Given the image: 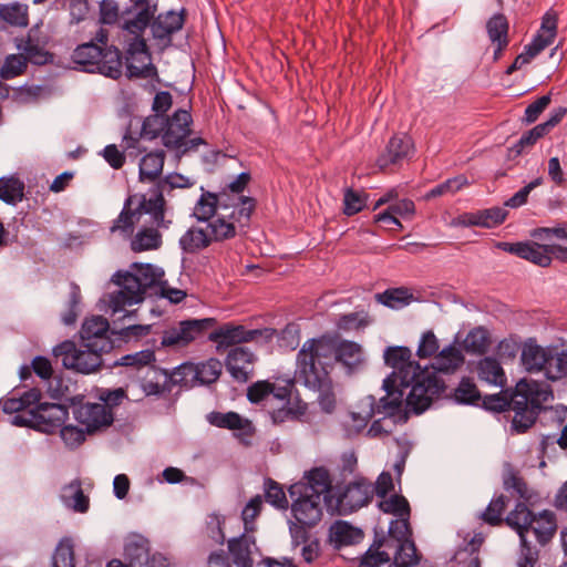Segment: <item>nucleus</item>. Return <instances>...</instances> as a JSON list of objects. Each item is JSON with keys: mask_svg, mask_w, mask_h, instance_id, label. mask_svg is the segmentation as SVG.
<instances>
[{"mask_svg": "<svg viewBox=\"0 0 567 567\" xmlns=\"http://www.w3.org/2000/svg\"><path fill=\"white\" fill-rule=\"evenodd\" d=\"M491 344L488 331L483 327L472 329L463 341L464 350L473 354H484Z\"/></svg>", "mask_w": 567, "mask_h": 567, "instance_id": "nucleus-43", "label": "nucleus"}, {"mask_svg": "<svg viewBox=\"0 0 567 567\" xmlns=\"http://www.w3.org/2000/svg\"><path fill=\"white\" fill-rule=\"evenodd\" d=\"M464 363V355L460 348L454 344L442 349L431 364L429 372L435 373L439 380H442L437 373H453Z\"/></svg>", "mask_w": 567, "mask_h": 567, "instance_id": "nucleus-29", "label": "nucleus"}, {"mask_svg": "<svg viewBox=\"0 0 567 567\" xmlns=\"http://www.w3.org/2000/svg\"><path fill=\"white\" fill-rule=\"evenodd\" d=\"M74 417L85 426L86 433H92L102 426H109L114 421V413L99 403H85L74 409Z\"/></svg>", "mask_w": 567, "mask_h": 567, "instance_id": "nucleus-23", "label": "nucleus"}, {"mask_svg": "<svg viewBox=\"0 0 567 567\" xmlns=\"http://www.w3.org/2000/svg\"><path fill=\"white\" fill-rule=\"evenodd\" d=\"M256 548V539L252 533L245 532L239 537L228 540V550L233 563L238 567H252V549Z\"/></svg>", "mask_w": 567, "mask_h": 567, "instance_id": "nucleus-28", "label": "nucleus"}, {"mask_svg": "<svg viewBox=\"0 0 567 567\" xmlns=\"http://www.w3.org/2000/svg\"><path fill=\"white\" fill-rule=\"evenodd\" d=\"M53 353L55 357H62V364L66 369L90 374L100 369L102 354L105 352L93 347H85V343L76 346L75 342L65 340L54 347Z\"/></svg>", "mask_w": 567, "mask_h": 567, "instance_id": "nucleus-9", "label": "nucleus"}, {"mask_svg": "<svg viewBox=\"0 0 567 567\" xmlns=\"http://www.w3.org/2000/svg\"><path fill=\"white\" fill-rule=\"evenodd\" d=\"M153 18L154 14H151L144 24L132 27L131 22L135 20V13H130V16L123 13L121 29L125 32L124 49L128 78L153 79L157 76V69L151 62V53L144 39V32Z\"/></svg>", "mask_w": 567, "mask_h": 567, "instance_id": "nucleus-5", "label": "nucleus"}, {"mask_svg": "<svg viewBox=\"0 0 567 567\" xmlns=\"http://www.w3.org/2000/svg\"><path fill=\"white\" fill-rule=\"evenodd\" d=\"M60 498L62 503L76 513H85L90 506V499L82 489V483L79 478L64 485Z\"/></svg>", "mask_w": 567, "mask_h": 567, "instance_id": "nucleus-34", "label": "nucleus"}, {"mask_svg": "<svg viewBox=\"0 0 567 567\" xmlns=\"http://www.w3.org/2000/svg\"><path fill=\"white\" fill-rule=\"evenodd\" d=\"M454 401L458 404H468V405H481V392L478 391L476 384L470 378H462L458 385L454 390L453 394Z\"/></svg>", "mask_w": 567, "mask_h": 567, "instance_id": "nucleus-45", "label": "nucleus"}, {"mask_svg": "<svg viewBox=\"0 0 567 567\" xmlns=\"http://www.w3.org/2000/svg\"><path fill=\"white\" fill-rule=\"evenodd\" d=\"M41 396L42 393L38 388H31L21 395H11L2 399L0 401V405L6 414H13L22 411H25L24 414H27L32 406L40 402Z\"/></svg>", "mask_w": 567, "mask_h": 567, "instance_id": "nucleus-32", "label": "nucleus"}, {"mask_svg": "<svg viewBox=\"0 0 567 567\" xmlns=\"http://www.w3.org/2000/svg\"><path fill=\"white\" fill-rule=\"evenodd\" d=\"M420 556L417 555L416 546L412 539H403L396 545L393 555L394 567H411L419 563Z\"/></svg>", "mask_w": 567, "mask_h": 567, "instance_id": "nucleus-47", "label": "nucleus"}, {"mask_svg": "<svg viewBox=\"0 0 567 567\" xmlns=\"http://www.w3.org/2000/svg\"><path fill=\"white\" fill-rule=\"evenodd\" d=\"M24 196V184L18 177L0 178V200L8 205H16Z\"/></svg>", "mask_w": 567, "mask_h": 567, "instance_id": "nucleus-42", "label": "nucleus"}, {"mask_svg": "<svg viewBox=\"0 0 567 567\" xmlns=\"http://www.w3.org/2000/svg\"><path fill=\"white\" fill-rule=\"evenodd\" d=\"M80 334L82 343H85V347H93L107 353L114 348V341L111 334H115V332L110 330L107 319L102 316L86 318L82 324Z\"/></svg>", "mask_w": 567, "mask_h": 567, "instance_id": "nucleus-16", "label": "nucleus"}, {"mask_svg": "<svg viewBox=\"0 0 567 567\" xmlns=\"http://www.w3.org/2000/svg\"><path fill=\"white\" fill-rule=\"evenodd\" d=\"M256 360V354L248 348L235 347L229 350L225 365L235 381L245 383L254 375Z\"/></svg>", "mask_w": 567, "mask_h": 567, "instance_id": "nucleus-21", "label": "nucleus"}, {"mask_svg": "<svg viewBox=\"0 0 567 567\" xmlns=\"http://www.w3.org/2000/svg\"><path fill=\"white\" fill-rule=\"evenodd\" d=\"M216 322L214 318L181 320L162 332L161 344L164 348H186L192 342L204 338Z\"/></svg>", "mask_w": 567, "mask_h": 567, "instance_id": "nucleus-11", "label": "nucleus"}, {"mask_svg": "<svg viewBox=\"0 0 567 567\" xmlns=\"http://www.w3.org/2000/svg\"><path fill=\"white\" fill-rule=\"evenodd\" d=\"M179 370L194 372L195 378L204 384L215 382L221 372V363L217 359H209L206 362L198 363L195 368L193 365H182Z\"/></svg>", "mask_w": 567, "mask_h": 567, "instance_id": "nucleus-41", "label": "nucleus"}, {"mask_svg": "<svg viewBox=\"0 0 567 567\" xmlns=\"http://www.w3.org/2000/svg\"><path fill=\"white\" fill-rule=\"evenodd\" d=\"M207 229L190 227L179 238V247L186 254H196L212 244Z\"/></svg>", "mask_w": 567, "mask_h": 567, "instance_id": "nucleus-38", "label": "nucleus"}, {"mask_svg": "<svg viewBox=\"0 0 567 567\" xmlns=\"http://www.w3.org/2000/svg\"><path fill=\"white\" fill-rule=\"evenodd\" d=\"M166 116L162 114H152L144 118L141 127V136L154 140L158 136L163 138L165 132Z\"/></svg>", "mask_w": 567, "mask_h": 567, "instance_id": "nucleus-58", "label": "nucleus"}, {"mask_svg": "<svg viewBox=\"0 0 567 567\" xmlns=\"http://www.w3.org/2000/svg\"><path fill=\"white\" fill-rule=\"evenodd\" d=\"M546 420L550 422L559 433L543 435L540 447L543 452L549 446L558 444L561 450H567V410H549L546 412Z\"/></svg>", "mask_w": 567, "mask_h": 567, "instance_id": "nucleus-26", "label": "nucleus"}, {"mask_svg": "<svg viewBox=\"0 0 567 567\" xmlns=\"http://www.w3.org/2000/svg\"><path fill=\"white\" fill-rule=\"evenodd\" d=\"M0 17L11 25L24 28L29 24V8L19 2L3 4L0 7Z\"/></svg>", "mask_w": 567, "mask_h": 567, "instance_id": "nucleus-44", "label": "nucleus"}, {"mask_svg": "<svg viewBox=\"0 0 567 567\" xmlns=\"http://www.w3.org/2000/svg\"><path fill=\"white\" fill-rule=\"evenodd\" d=\"M508 212L495 206L486 209H478L480 227L495 228L502 225L507 218Z\"/></svg>", "mask_w": 567, "mask_h": 567, "instance_id": "nucleus-62", "label": "nucleus"}, {"mask_svg": "<svg viewBox=\"0 0 567 567\" xmlns=\"http://www.w3.org/2000/svg\"><path fill=\"white\" fill-rule=\"evenodd\" d=\"M291 498V514L293 518L303 525L316 526L322 518V497L319 493L310 494L302 485L289 487Z\"/></svg>", "mask_w": 567, "mask_h": 567, "instance_id": "nucleus-12", "label": "nucleus"}, {"mask_svg": "<svg viewBox=\"0 0 567 567\" xmlns=\"http://www.w3.org/2000/svg\"><path fill=\"white\" fill-rule=\"evenodd\" d=\"M476 372L481 381L504 388L506 385V374L501 362L493 357H485L477 362Z\"/></svg>", "mask_w": 567, "mask_h": 567, "instance_id": "nucleus-36", "label": "nucleus"}, {"mask_svg": "<svg viewBox=\"0 0 567 567\" xmlns=\"http://www.w3.org/2000/svg\"><path fill=\"white\" fill-rule=\"evenodd\" d=\"M52 567H75L74 546L70 538L60 540L52 556Z\"/></svg>", "mask_w": 567, "mask_h": 567, "instance_id": "nucleus-57", "label": "nucleus"}, {"mask_svg": "<svg viewBox=\"0 0 567 567\" xmlns=\"http://www.w3.org/2000/svg\"><path fill=\"white\" fill-rule=\"evenodd\" d=\"M468 179L465 175L461 174L444 181L443 183L431 188L425 195L424 198L430 200L432 198L445 196V195H454L460 192L463 187L467 186Z\"/></svg>", "mask_w": 567, "mask_h": 567, "instance_id": "nucleus-49", "label": "nucleus"}, {"mask_svg": "<svg viewBox=\"0 0 567 567\" xmlns=\"http://www.w3.org/2000/svg\"><path fill=\"white\" fill-rule=\"evenodd\" d=\"M169 377L166 371L154 365L148 367L147 374L143 378L141 386L146 395H161L168 391Z\"/></svg>", "mask_w": 567, "mask_h": 567, "instance_id": "nucleus-39", "label": "nucleus"}, {"mask_svg": "<svg viewBox=\"0 0 567 567\" xmlns=\"http://www.w3.org/2000/svg\"><path fill=\"white\" fill-rule=\"evenodd\" d=\"M520 360L523 367L529 373L543 372L548 379L549 363L554 360V351L543 348L534 341L526 342L523 347Z\"/></svg>", "mask_w": 567, "mask_h": 567, "instance_id": "nucleus-24", "label": "nucleus"}, {"mask_svg": "<svg viewBox=\"0 0 567 567\" xmlns=\"http://www.w3.org/2000/svg\"><path fill=\"white\" fill-rule=\"evenodd\" d=\"M162 244V236L155 228H143L134 236L131 241L132 250L145 251L156 249Z\"/></svg>", "mask_w": 567, "mask_h": 567, "instance_id": "nucleus-50", "label": "nucleus"}, {"mask_svg": "<svg viewBox=\"0 0 567 567\" xmlns=\"http://www.w3.org/2000/svg\"><path fill=\"white\" fill-rule=\"evenodd\" d=\"M193 123L192 114L184 109L176 110L171 116H166L163 144L168 150L182 148L184 140L189 136Z\"/></svg>", "mask_w": 567, "mask_h": 567, "instance_id": "nucleus-19", "label": "nucleus"}, {"mask_svg": "<svg viewBox=\"0 0 567 567\" xmlns=\"http://www.w3.org/2000/svg\"><path fill=\"white\" fill-rule=\"evenodd\" d=\"M208 422L214 426L227 430H245L250 426L247 419L231 411L227 413L212 412L208 415Z\"/></svg>", "mask_w": 567, "mask_h": 567, "instance_id": "nucleus-46", "label": "nucleus"}, {"mask_svg": "<svg viewBox=\"0 0 567 567\" xmlns=\"http://www.w3.org/2000/svg\"><path fill=\"white\" fill-rule=\"evenodd\" d=\"M378 506L383 513L392 514L396 518L411 516L410 504L408 499L402 495L394 494L390 497L385 496L382 498V501L379 502Z\"/></svg>", "mask_w": 567, "mask_h": 567, "instance_id": "nucleus-54", "label": "nucleus"}, {"mask_svg": "<svg viewBox=\"0 0 567 567\" xmlns=\"http://www.w3.org/2000/svg\"><path fill=\"white\" fill-rule=\"evenodd\" d=\"M369 195L364 192L354 190L351 187L344 189L343 193V214L353 216L364 209Z\"/></svg>", "mask_w": 567, "mask_h": 567, "instance_id": "nucleus-55", "label": "nucleus"}, {"mask_svg": "<svg viewBox=\"0 0 567 567\" xmlns=\"http://www.w3.org/2000/svg\"><path fill=\"white\" fill-rule=\"evenodd\" d=\"M507 502L508 498L504 494L493 497L486 509L481 513L480 518L491 526L501 525L503 523L502 516L506 509Z\"/></svg>", "mask_w": 567, "mask_h": 567, "instance_id": "nucleus-52", "label": "nucleus"}, {"mask_svg": "<svg viewBox=\"0 0 567 567\" xmlns=\"http://www.w3.org/2000/svg\"><path fill=\"white\" fill-rule=\"evenodd\" d=\"M155 361V353L152 350H142L135 353L125 354L121 357L115 364L117 365H124V367H132L137 370L151 367V364Z\"/></svg>", "mask_w": 567, "mask_h": 567, "instance_id": "nucleus-59", "label": "nucleus"}, {"mask_svg": "<svg viewBox=\"0 0 567 567\" xmlns=\"http://www.w3.org/2000/svg\"><path fill=\"white\" fill-rule=\"evenodd\" d=\"M124 556L131 567H147L150 564V554L144 545L130 543L125 545Z\"/></svg>", "mask_w": 567, "mask_h": 567, "instance_id": "nucleus-63", "label": "nucleus"}, {"mask_svg": "<svg viewBox=\"0 0 567 567\" xmlns=\"http://www.w3.org/2000/svg\"><path fill=\"white\" fill-rule=\"evenodd\" d=\"M332 369L333 341L327 337L307 340L297 353L295 379L318 393V403L326 413H332L337 405Z\"/></svg>", "mask_w": 567, "mask_h": 567, "instance_id": "nucleus-2", "label": "nucleus"}, {"mask_svg": "<svg viewBox=\"0 0 567 567\" xmlns=\"http://www.w3.org/2000/svg\"><path fill=\"white\" fill-rule=\"evenodd\" d=\"M415 153L414 142L408 134L393 135L384 151L377 158V166L381 171H393L408 163Z\"/></svg>", "mask_w": 567, "mask_h": 567, "instance_id": "nucleus-14", "label": "nucleus"}, {"mask_svg": "<svg viewBox=\"0 0 567 567\" xmlns=\"http://www.w3.org/2000/svg\"><path fill=\"white\" fill-rule=\"evenodd\" d=\"M384 362L393 369L392 373L383 380L385 395L379 401L373 395H368L360 402L361 411L352 413V419L360 420V427L377 414L394 416L401 411L405 390L406 406L415 414L423 413L431 403L445 391V383L439 380L435 373L429 372V368H422L413 361L412 352L408 347L393 346L384 351Z\"/></svg>", "mask_w": 567, "mask_h": 567, "instance_id": "nucleus-1", "label": "nucleus"}, {"mask_svg": "<svg viewBox=\"0 0 567 567\" xmlns=\"http://www.w3.org/2000/svg\"><path fill=\"white\" fill-rule=\"evenodd\" d=\"M503 487L511 495L516 496L519 499L515 507L518 504H524V506L530 511L527 503L534 498V492L528 487L526 481L517 470L511 467L504 473Z\"/></svg>", "mask_w": 567, "mask_h": 567, "instance_id": "nucleus-31", "label": "nucleus"}, {"mask_svg": "<svg viewBox=\"0 0 567 567\" xmlns=\"http://www.w3.org/2000/svg\"><path fill=\"white\" fill-rule=\"evenodd\" d=\"M548 393L540 389L535 381L520 380L517 382L513 392L514 412L512 429L516 433H525L530 429L540 411L543 410V401L547 400Z\"/></svg>", "mask_w": 567, "mask_h": 567, "instance_id": "nucleus-7", "label": "nucleus"}, {"mask_svg": "<svg viewBox=\"0 0 567 567\" xmlns=\"http://www.w3.org/2000/svg\"><path fill=\"white\" fill-rule=\"evenodd\" d=\"M164 192L155 185L147 194H135L136 212L138 216L147 214L151 216L152 223L158 228L167 229L171 225L169 219H165V206L166 200L164 198Z\"/></svg>", "mask_w": 567, "mask_h": 567, "instance_id": "nucleus-17", "label": "nucleus"}, {"mask_svg": "<svg viewBox=\"0 0 567 567\" xmlns=\"http://www.w3.org/2000/svg\"><path fill=\"white\" fill-rule=\"evenodd\" d=\"M266 501L277 509H287L289 503L282 487L274 480L268 478L265 482Z\"/></svg>", "mask_w": 567, "mask_h": 567, "instance_id": "nucleus-60", "label": "nucleus"}, {"mask_svg": "<svg viewBox=\"0 0 567 567\" xmlns=\"http://www.w3.org/2000/svg\"><path fill=\"white\" fill-rule=\"evenodd\" d=\"M17 48L21 51L22 55L25 56L27 63L45 65L53 61V54L47 51L38 40L30 35L17 39Z\"/></svg>", "mask_w": 567, "mask_h": 567, "instance_id": "nucleus-35", "label": "nucleus"}, {"mask_svg": "<svg viewBox=\"0 0 567 567\" xmlns=\"http://www.w3.org/2000/svg\"><path fill=\"white\" fill-rule=\"evenodd\" d=\"M331 538L338 546H348L360 543L363 533L347 522H337L331 527Z\"/></svg>", "mask_w": 567, "mask_h": 567, "instance_id": "nucleus-40", "label": "nucleus"}, {"mask_svg": "<svg viewBox=\"0 0 567 567\" xmlns=\"http://www.w3.org/2000/svg\"><path fill=\"white\" fill-rule=\"evenodd\" d=\"M373 497V485L361 480L349 484L336 498L340 514H350L367 505Z\"/></svg>", "mask_w": 567, "mask_h": 567, "instance_id": "nucleus-18", "label": "nucleus"}, {"mask_svg": "<svg viewBox=\"0 0 567 567\" xmlns=\"http://www.w3.org/2000/svg\"><path fill=\"white\" fill-rule=\"evenodd\" d=\"M157 2L151 0H130V4L123 10V13L125 16L135 13V20L131 22V25L136 27L137 24H144L151 14L157 12Z\"/></svg>", "mask_w": 567, "mask_h": 567, "instance_id": "nucleus-48", "label": "nucleus"}, {"mask_svg": "<svg viewBox=\"0 0 567 567\" xmlns=\"http://www.w3.org/2000/svg\"><path fill=\"white\" fill-rule=\"evenodd\" d=\"M165 152L156 150L145 154L138 165V178L141 182H155L161 177L165 163Z\"/></svg>", "mask_w": 567, "mask_h": 567, "instance_id": "nucleus-33", "label": "nucleus"}, {"mask_svg": "<svg viewBox=\"0 0 567 567\" xmlns=\"http://www.w3.org/2000/svg\"><path fill=\"white\" fill-rule=\"evenodd\" d=\"M508 30V20L503 13L493 14L486 22L487 35L492 43L509 42Z\"/></svg>", "mask_w": 567, "mask_h": 567, "instance_id": "nucleus-51", "label": "nucleus"}, {"mask_svg": "<svg viewBox=\"0 0 567 567\" xmlns=\"http://www.w3.org/2000/svg\"><path fill=\"white\" fill-rule=\"evenodd\" d=\"M338 361L349 371H353L364 362L362 347L350 340H342L338 344L333 343V362Z\"/></svg>", "mask_w": 567, "mask_h": 567, "instance_id": "nucleus-30", "label": "nucleus"}, {"mask_svg": "<svg viewBox=\"0 0 567 567\" xmlns=\"http://www.w3.org/2000/svg\"><path fill=\"white\" fill-rule=\"evenodd\" d=\"M186 16L187 12L185 8H182L178 12L168 10L157 16L155 13L148 25L154 40L164 48L169 47L173 35L183 29Z\"/></svg>", "mask_w": 567, "mask_h": 567, "instance_id": "nucleus-15", "label": "nucleus"}, {"mask_svg": "<svg viewBox=\"0 0 567 567\" xmlns=\"http://www.w3.org/2000/svg\"><path fill=\"white\" fill-rule=\"evenodd\" d=\"M371 322L369 315L367 312H350L346 315H341L337 319V327L340 330H359L361 328H365Z\"/></svg>", "mask_w": 567, "mask_h": 567, "instance_id": "nucleus-64", "label": "nucleus"}, {"mask_svg": "<svg viewBox=\"0 0 567 567\" xmlns=\"http://www.w3.org/2000/svg\"><path fill=\"white\" fill-rule=\"evenodd\" d=\"M74 69L99 73L112 80L122 76V52L114 45L102 48L94 41L79 44L71 54Z\"/></svg>", "mask_w": 567, "mask_h": 567, "instance_id": "nucleus-6", "label": "nucleus"}, {"mask_svg": "<svg viewBox=\"0 0 567 567\" xmlns=\"http://www.w3.org/2000/svg\"><path fill=\"white\" fill-rule=\"evenodd\" d=\"M28 63L25 56L20 54H9L4 58L3 64L0 69V78L2 80H11L21 74L27 70Z\"/></svg>", "mask_w": 567, "mask_h": 567, "instance_id": "nucleus-56", "label": "nucleus"}, {"mask_svg": "<svg viewBox=\"0 0 567 567\" xmlns=\"http://www.w3.org/2000/svg\"><path fill=\"white\" fill-rule=\"evenodd\" d=\"M505 523L520 539L522 558L518 567H534L537 553L533 550L532 545L534 542L546 545L553 538L557 528L555 514L545 509L535 515L524 504H518L508 513Z\"/></svg>", "mask_w": 567, "mask_h": 567, "instance_id": "nucleus-3", "label": "nucleus"}, {"mask_svg": "<svg viewBox=\"0 0 567 567\" xmlns=\"http://www.w3.org/2000/svg\"><path fill=\"white\" fill-rule=\"evenodd\" d=\"M548 134L545 126L540 124L534 126L532 130L525 132L520 138L512 146L511 152L515 156L520 155L527 147L533 146L539 138Z\"/></svg>", "mask_w": 567, "mask_h": 567, "instance_id": "nucleus-61", "label": "nucleus"}, {"mask_svg": "<svg viewBox=\"0 0 567 567\" xmlns=\"http://www.w3.org/2000/svg\"><path fill=\"white\" fill-rule=\"evenodd\" d=\"M374 298L379 303L394 310L409 306L414 299L412 290L408 287L388 288L375 293Z\"/></svg>", "mask_w": 567, "mask_h": 567, "instance_id": "nucleus-37", "label": "nucleus"}, {"mask_svg": "<svg viewBox=\"0 0 567 567\" xmlns=\"http://www.w3.org/2000/svg\"><path fill=\"white\" fill-rule=\"evenodd\" d=\"M136 196H128L124 203V207L120 213L118 217L111 227L112 231L121 230L125 234H132L134 230L135 217L137 214L136 209H132L131 206L135 204Z\"/></svg>", "mask_w": 567, "mask_h": 567, "instance_id": "nucleus-53", "label": "nucleus"}, {"mask_svg": "<svg viewBox=\"0 0 567 567\" xmlns=\"http://www.w3.org/2000/svg\"><path fill=\"white\" fill-rule=\"evenodd\" d=\"M496 247L540 267H548L551 262L548 245H540L535 241H498L496 243Z\"/></svg>", "mask_w": 567, "mask_h": 567, "instance_id": "nucleus-22", "label": "nucleus"}, {"mask_svg": "<svg viewBox=\"0 0 567 567\" xmlns=\"http://www.w3.org/2000/svg\"><path fill=\"white\" fill-rule=\"evenodd\" d=\"M112 281L121 289L110 295L112 316L122 312L126 306L144 300L148 288L157 282L155 268L150 264H133L127 271H116Z\"/></svg>", "mask_w": 567, "mask_h": 567, "instance_id": "nucleus-4", "label": "nucleus"}, {"mask_svg": "<svg viewBox=\"0 0 567 567\" xmlns=\"http://www.w3.org/2000/svg\"><path fill=\"white\" fill-rule=\"evenodd\" d=\"M202 194L193 208V216L198 220L205 223L209 218L217 215L220 210L230 209L227 203L221 202L220 193H213L200 188Z\"/></svg>", "mask_w": 567, "mask_h": 567, "instance_id": "nucleus-27", "label": "nucleus"}, {"mask_svg": "<svg viewBox=\"0 0 567 567\" xmlns=\"http://www.w3.org/2000/svg\"><path fill=\"white\" fill-rule=\"evenodd\" d=\"M248 207L220 210L209 218L206 229L213 243H221L235 238L239 233H245L251 220Z\"/></svg>", "mask_w": 567, "mask_h": 567, "instance_id": "nucleus-10", "label": "nucleus"}, {"mask_svg": "<svg viewBox=\"0 0 567 567\" xmlns=\"http://www.w3.org/2000/svg\"><path fill=\"white\" fill-rule=\"evenodd\" d=\"M250 181V173L241 172L234 181L225 185L219 190L221 195V202L227 203L230 208L248 207L249 214L252 215L257 207V200L251 196L244 195V192L248 187Z\"/></svg>", "mask_w": 567, "mask_h": 567, "instance_id": "nucleus-20", "label": "nucleus"}, {"mask_svg": "<svg viewBox=\"0 0 567 567\" xmlns=\"http://www.w3.org/2000/svg\"><path fill=\"white\" fill-rule=\"evenodd\" d=\"M69 410L56 403H38L27 414H17L12 419L16 426H27L42 433H55L68 420Z\"/></svg>", "mask_w": 567, "mask_h": 567, "instance_id": "nucleus-8", "label": "nucleus"}, {"mask_svg": "<svg viewBox=\"0 0 567 567\" xmlns=\"http://www.w3.org/2000/svg\"><path fill=\"white\" fill-rule=\"evenodd\" d=\"M293 485L307 487V492L310 494L319 493V496H323L329 503L334 497L332 494V477L324 466H316L305 472L302 480Z\"/></svg>", "mask_w": 567, "mask_h": 567, "instance_id": "nucleus-25", "label": "nucleus"}, {"mask_svg": "<svg viewBox=\"0 0 567 567\" xmlns=\"http://www.w3.org/2000/svg\"><path fill=\"white\" fill-rule=\"evenodd\" d=\"M275 330L272 329H246L241 324L227 322L215 329L208 334V339L217 344V349H227L229 347H239L238 344L251 342L260 337L270 339Z\"/></svg>", "mask_w": 567, "mask_h": 567, "instance_id": "nucleus-13", "label": "nucleus"}]
</instances>
